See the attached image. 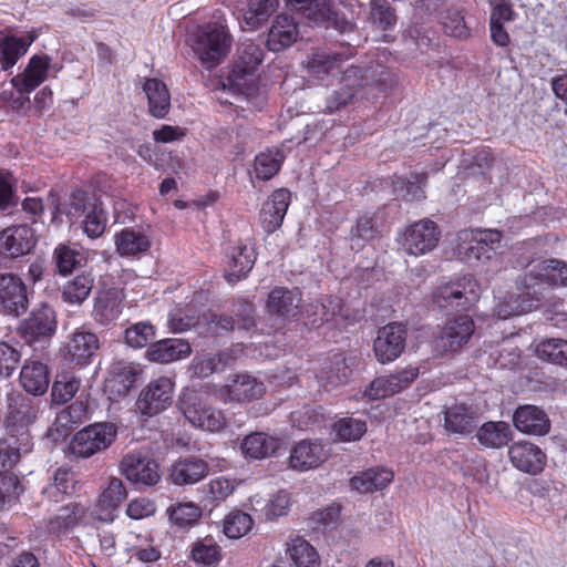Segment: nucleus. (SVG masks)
<instances>
[{
	"instance_id": "obj_55",
	"label": "nucleus",
	"mask_w": 567,
	"mask_h": 567,
	"mask_svg": "<svg viewBox=\"0 0 567 567\" xmlns=\"http://www.w3.org/2000/svg\"><path fill=\"white\" fill-rule=\"evenodd\" d=\"M359 73L360 70L357 66H351L343 73L342 80L346 83V85L349 86V89L348 91H343V89L337 91L334 93L336 101L331 103L329 107L339 109L352 101L358 91V87L362 85L361 76H359Z\"/></svg>"
},
{
	"instance_id": "obj_63",
	"label": "nucleus",
	"mask_w": 567,
	"mask_h": 567,
	"mask_svg": "<svg viewBox=\"0 0 567 567\" xmlns=\"http://www.w3.org/2000/svg\"><path fill=\"white\" fill-rule=\"evenodd\" d=\"M311 308L315 309L313 315L318 317L311 320L315 326L331 321L342 310L341 300L337 297L324 298L321 302L312 305Z\"/></svg>"
},
{
	"instance_id": "obj_61",
	"label": "nucleus",
	"mask_w": 567,
	"mask_h": 567,
	"mask_svg": "<svg viewBox=\"0 0 567 567\" xmlns=\"http://www.w3.org/2000/svg\"><path fill=\"white\" fill-rule=\"evenodd\" d=\"M82 513L78 504H70L63 507L54 518L50 519L48 528L51 533L69 529L76 524Z\"/></svg>"
},
{
	"instance_id": "obj_47",
	"label": "nucleus",
	"mask_w": 567,
	"mask_h": 567,
	"mask_svg": "<svg viewBox=\"0 0 567 567\" xmlns=\"http://www.w3.org/2000/svg\"><path fill=\"white\" fill-rule=\"evenodd\" d=\"M536 355L554 364L567 367V340L545 339L536 346Z\"/></svg>"
},
{
	"instance_id": "obj_48",
	"label": "nucleus",
	"mask_w": 567,
	"mask_h": 567,
	"mask_svg": "<svg viewBox=\"0 0 567 567\" xmlns=\"http://www.w3.org/2000/svg\"><path fill=\"white\" fill-rule=\"evenodd\" d=\"M107 225V213L104 210L102 202L99 200L85 214L81 223L83 233L91 239L100 238Z\"/></svg>"
},
{
	"instance_id": "obj_22",
	"label": "nucleus",
	"mask_w": 567,
	"mask_h": 567,
	"mask_svg": "<svg viewBox=\"0 0 567 567\" xmlns=\"http://www.w3.org/2000/svg\"><path fill=\"white\" fill-rule=\"evenodd\" d=\"M113 239L115 251L125 258H140L152 246L147 233L137 227H125L115 233Z\"/></svg>"
},
{
	"instance_id": "obj_8",
	"label": "nucleus",
	"mask_w": 567,
	"mask_h": 567,
	"mask_svg": "<svg viewBox=\"0 0 567 567\" xmlns=\"http://www.w3.org/2000/svg\"><path fill=\"white\" fill-rule=\"evenodd\" d=\"M408 331L404 324L391 322L380 328L373 342L378 362L385 364L396 360L405 349Z\"/></svg>"
},
{
	"instance_id": "obj_49",
	"label": "nucleus",
	"mask_w": 567,
	"mask_h": 567,
	"mask_svg": "<svg viewBox=\"0 0 567 567\" xmlns=\"http://www.w3.org/2000/svg\"><path fill=\"white\" fill-rule=\"evenodd\" d=\"M278 0H252L244 14L245 23L250 29H257L277 10Z\"/></svg>"
},
{
	"instance_id": "obj_46",
	"label": "nucleus",
	"mask_w": 567,
	"mask_h": 567,
	"mask_svg": "<svg viewBox=\"0 0 567 567\" xmlns=\"http://www.w3.org/2000/svg\"><path fill=\"white\" fill-rule=\"evenodd\" d=\"M284 154L280 150H267L255 157L254 171L256 177L262 181L271 179L280 169Z\"/></svg>"
},
{
	"instance_id": "obj_35",
	"label": "nucleus",
	"mask_w": 567,
	"mask_h": 567,
	"mask_svg": "<svg viewBox=\"0 0 567 567\" xmlns=\"http://www.w3.org/2000/svg\"><path fill=\"white\" fill-rule=\"evenodd\" d=\"M208 465L197 457L176 462L171 470L169 480L175 485L195 484L207 475Z\"/></svg>"
},
{
	"instance_id": "obj_42",
	"label": "nucleus",
	"mask_w": 567,
	"mask_h": 567,
	"mask_svg": "<svg viewBox=\"0 0 567 567\" xmlns=\"http://www.w3.org/2000/svg\"><path fill=\"white\" fill-rule=\"evenodd\" d=\"M287 554L297 567H320V559L316 549L299 536L287 543Z\"/></svg>"
},
{
	"instance_id": "obj_32",
	"label": "nucleus",
	"mask_w": 567,
	"mask_h": 567,
	"mask_svg": "<svg viewBox=\"0 0 567 567\" xmlns=\"http://www.w3.org/2000/svg\"><path fill=\"white\" fill-rule=\"evenodd\" d=\"M255 261L252 247L244 244L235 246L228 255L226 280L230 284L239 281L252 269Z\"/></svg>"
},
{
	"instance_id": "obj_10",
	"label": "nucleus",
	"mask_w": 567,
	"mask_h": 567,
	"mask_svg": "<svg viewBox=\"0 0 567 567\" xmlns=\"http://www.w3.org/2000/svg\"><path fill=\"white\" fill-rule=\"evenodd\" d=\"M474 330V321L470 316H458L450 320L434 337V349L439 352L457 351L468 342Z\"/></svg>"
},
{
	"instance_id": "obj_25",
	"label": "nucleus",
	"mask_w": 567,
	"mask_h": 567,
	"mask_svg": "<svg viewBox=\"0 0 567 567\" xmlns=\"http://www.w3.org/2000/svg\"><path fill=\"white\" fill-rule=\"evenodd\" d=\"M290 199V192L279 188L265 202L260 214V221L265 231L274 233L282 225Z\"/></svg>"
},
{
	"instance_id": "obj_34",
	"label": "nucleus",
	"mask_w": 567,
	"mask_h": 567,
	"mask_svg": "<svg viewBox=\"0 0 567 567\" xmlns=\"http://www.w3.org/2000/svg\"><path fill=\"white\" fill-rule=\"evenodd\" d=\"M21 386L33 395H42L50 383L49 371L40 361H25L20 371Z\"/></svg>"
},
{
	"instance_id": "obj_33",
	"label": "nucleus",
	"mask_w": 567,
	"mask_h": 567,
	"mask_svg": "<svg viewBox=\"0 0 567 567\" xmlns=\"http://www.w3.org/2000/svg\"><path fill=\"white\" fill-rule=\"evenodd\" d=\"M520 295L505 293L496 299L493 315L502 320H506L511 317L520 316L533 310L534 301L533 297L526 295V289H519Z\"/></svg>"
},
{
	"instance_id": "obj_36",
	"label": "nucleus",
	"mask_w": 567,
	"mask_h": 567,
	"mask_svg": "<svg viewBox=\"0 0 567 567\" xmlns=\"http://www.w3.org/2000/svg\"><path fill=\"white\" fill-rule=\"evenodd\" d=\"M100 347L97 337L90 331H75L66 344L71 361L85 364L96 353Z\"/></svg>"
},
{
	"instance_id": "obj_20",
	"label": "nucleus",
	"mask_w": 567,
	"mask_h": 567,
	"mask_svg": "<svg viewBox=\"0 0 567 567\" xmlns=\"http://www.w3.org/2000/svg\"><path fill=\"white\" fill-rule=\"evenodd\" d=\"M99 200L94 195L81 188L72 190L62 206L53 192H50L48 196V203L53 207V219H56L60 214H64L70 219H76Z\"/></svg>"
},
{
	"instance_id": "obj_53",
	"label": "nucleus",
	"mask_w": 567,
	"mask_h": 567,
	"mask_svg": "<svg viewBox=\"0 0 567 567\" xmlns=\"http://www.w3.org/2000/svg\"><path fill=\"white\" fill-rule=\"evenodd\" d=\"M252 524L250 515L240 511H234L225 517L223 532L226 537L238 539L251 529Z\"/></svg>"
},
{
	"instance_id": "obj_54",
	"label": "nucleus",
	"mask_w": 567,
	"mask_h": 567,
	"mask_svg": "<svg viewBox=\"0 0 567 567\" xmlns=\"http://www.w3.org/2000/svg\"><path fill=\"white\" fill-rule=\"evenodd\" d=\"M56 268L60 274L66 275L85 261L84 255L66 245H59L53 252Z\"/></svg>"
},
{
	"instance_id": "obj_21",
	"label": "nucleus",
	"mask_w": 567,
	"mask_h": 567,
	"mask_svg": "<svg viewBox=\"0 0 567 567\" xmlns=\"http://www.w3.org/2000/svg\"><path fill=\"white\" fill-rule=\"evenodd\" d=\"M508 457L514 467L528 474L542 472L546 464V456L542 450L527 441L512 444L508 449Z\"/></svg>"
},
{
	"instance_id": "obj_60",
	"label": "nucleus",
	"mask_w": 567,
	"mask_h": 567,
	"mask_svg": "<svg viewBox=\"0 0 567 567\" xmlns=\"http://www.w3.org/2000/svg\"><path fill=\"white\" fill-rule=\"evenodd\" d=\"M333 430L339 440L351 442L359 440L365 433L367 425L361 420L343 417L334 423Z\"/></svg>"
},
{
	"instance_id": "obj_56",
	"label": "nucleus",
	"mask_w": 567,
	"mask_h": 567,
	"mask_svg": "<svg viewBox=\"0 0 567 567\" xmlns=\"http://www.w3.org/2000/svg\"><path fill=\"white\" fill-rule=\"evenodd\" d=\"M167 512L171 520L181 528L190 527L202 516L200 508L193 502L181 503Z\"/></svg>"
},
{
	"instance_id": "obj_50",
	"label": "nucleus",
	"mask_w": 567,
	"mask_h": 567,
	"mask_svg": "<svg viewBox=\"0 0 567 567\" xmlns=\"http://www.w3.org/2000/svg\"><path fill=\"white\" fill-rule=\"evenodd\" d=\"M230 357L227 353H218L214 355L196 357L192 361L190 371L197 378L204 379L223 370L229 362Z\"/></svg>"
},
{
	"instance_id": "obj_44",
	"label": "nucleus",
	"mask_w": 567,
	"mask_h": 567,
	"mask_svg": "<svg viewBox=\"0 0 567 567\" xmlns=\"http://www.w3.org/2000/svg\"><path fill=\"white\" fill-rule=\"evenodd\" d=\"M192 558L196 564L215 566L221 560V548L212 535L198 538L192 546Z\"/></svg>"
},
{
	"instance_id": "obj_38",
	"label": "nucleus",
	"mask_w": 567,
	"mask_h": 567,
	"mask_svg": "<svg viewBox=\"0 0 567 567\" xmlns=\"http://www.w3.org/2000/svg\"><path fill=\"white\" fill-rule=\"evenodd\" d=\"M34 35L25 38L8 37L0 31V63L2 70L7 71L16 65L34 41Z\"/></svg>"
},
{
	"instance_id": "obj_14",
	"label": "nucleus",
	"mask_w": 567,
	"mask_h": 567,
	"mask_svg": "<svg viewBox=\"0 0 567 567\" xmlns=\"http://www.w3.org/2000/svg\"><path fill=\"white\" fill-rule=\"evenodd\" d=\"M55 329L56 320L53 309L42 306L21 322L19 333L28 344H32L41 339L50 338Z\"/></svg>"
},
{
	"instance_id": "obj_16",
	"label": "nucleus",
	"mask_w": 567,
	"mask_h": 567,
	"mask_svg": "<svg viewBox=\"0 0 567 567\" xmlns=\"http://www.w3.org/2000/svg\"><path fill=\"white\" fill-rule=\"evenodd\" d=\"M301 301V293L297 289L275 287L268 293L265 307L271 316L293 320L300 312Z\"/></svg>"
},
{
	"instance_id": "obj_6",
	"label": "nucleus",
	"mask_w": 567,
	"mask_h": 567,
	"mask_svg": "<svg viewBox=\"0 0 567 567\" xmlns=\"http://www.w3.org/2000/svg\"><path fill=\"white\" fill-rule=\"evenodd\" d=\"M480 284L470 275L441 284L434 291V302L440 308L456 307L466 309L480 296Z\"/></svg>"
},
{
	"instance_id": "obj_26",
	"label": "nucleus",
	"mask_w": 567,
	"mask_h": 567,
	"mask_svg": "<svg viewBox=\"0 0 567 567\" xmlns=\"http://www.w3.org/2000/svg\"><path fill=\"white\" fill-rule=\"evenodd\" d=\"M50 58L33 55L22 73L12 78V86L20 93H30L43 83L49 73Z\"/></svg>"
},
{
	"instance_id": "obj_15",
	"label": "nucleus",
	"mask_w": 567,
	"mask_h": 567,
	"mask_svg": "<svg viewBox=\"0 0 567 567\" xmlns=\"http://www.w3.org/2000/svg\"><path fill=\"white\" fill-rule=\"evenodd\" d=\"M264 392V383L255 377L237 374L229 384L218 388L214 395L223 402H245L261 398Z\"/></svg>"
},
{
	"instance_id": "obj_43",
	"label": "nucleus",
	"mask_w": 567,
	"mask_h": 567,
	"mask_svg": "<svg viewBox=\"0 0 567 567\" xmlns=\"http://www.w3.org/2000/svg\"><path fill=\"white\" fill-rule=\"evenodd\" d=\"M278 441L264 433H254L246 436L240 445L245 456L265 458L270 456L278 447Z\"/></svg>"
},
{
	"instance_id": "obj_62",
	"label": "nucleus",
	"mask_w": 567,
	"mask_h": 567,
	"mask_svg": "<svg viewBox=\"0 0 567 567\" xmlns=\"http://www.w3.org/2000/svg\"><path fill=\"white\" fill-rule=\"evenodd\" d=\"M80 380L75 377L61 375L56 379L52 386V400L62 404L71 400L79 391Z\"/></svg>"
},
{
	"instance_id": "obj_1",
	"label": "nucleus",
	"mask_w": 567,
	"mask_h": 567,
	"mask_svg": "<svg viewBox=\"0 0 567 567\" xmlns=\"http://www.w3.org/2000/svg\"><path fill=\"white\" fill-rule=\"evenodd\" d=\"M233 38L220 22H208L198 27L189 38L190 48L206 70L216 68L227 56Z\"/></svg>"
},
{
	"instance_id": "obj_28",
	"label": "nucleus",
	"mask_w": 567,
	"mask_h": 567,
	"mask_svg": "<svg viewBox=\"0 0 567 567\" xmlns=\"http://www.w3.org/2000/svg\"><path fill=\"white\" fill-rule=\"evenodd\" d=\"M327 458L323 445L319 441H301L296 444L289 457V465L296 471L317 468Z\"/></svg>"
},
{
	"instance_id": "obj_24",
	"label": "nucleus",
	"mask_w": 567,
	"mask_h": 567,
	"mask_svg": "<svg viewBox=\"0 0 567 567\" xmlns=\"http://www.w3.org/2000/svg\"><path fill=\"white\" fill-rule=\"evenodd\" d=\"M0 305L8 313L14 316L27 310V291L20 278L13 275L0 276Z\"/></svg>"
},
{
	"instance_id": "obj_41",
	"label": "nucleus",
	"mask_w": 567,
	"mask_h": 567,
	"mask_svg": "<svg viewBox=\"0 0 567 567\" xmlns=\"http://www.w3.org/2000/svg\"><path fill=\"white\" fill-rule=\"evenodd\" d=\"M342 61L341 54L330 55L323 51H315L307 58L305 65L309 74L322 79L326 75L339 73Z\"/></svg>"
},
{
	"instance_id": "obj_3",
	"label": "nucleus",
	"mask_w": 567,
	"mask_h": 567,
	"mask_svg": "<svg viewBox=\"0 0 567 567\" xmlns=\"http://www.w3.org/2000/svg\"><path fill=\"white\" fill-rule=\"evenodd\" d=\"M179 409L184 417L197 429L215 433L226 426L224 413L210 406L207 392L186 390L181 396Z\"/></svg>"
},
{
	"instance_id": "obj_64",
	"label": "nucleus",
	"mask_w": 567,
	"mask_h": 567,
	"mask_svg": "<svg viewBox=\"0 0 567 567\" xmlns=\"http://www.w3.org/2000/svg\"><path fill=\"white\" fill-rule=\"evenodd\" d=\"M198 315L192 308L176 307L168 318V326L174 332H183L198 323Z\"/></svg>"
},
{
	"instance_id": "obj_37",
	"label": "nucleus",
	"mask_w": 567,
	"mask_h": 567,
	"mask_svg": "<svg viewBox=\"0 0 567 567\" xmlns=\"http://www.w3.org/2000/svg\"><path fill=\"white\" fill-rule=\"evenodd\" d=\"M143 91L147 97L150 114L156 118L165 117L171 109V94L166 84L158 79H147Z\"/></svg>"
},
{
	"instance_id": "obj_31",
	"label": "nucleus",
	"mask_w": 567,
	"mask_h": 567,
	"mask_svg": "<svg viewBox=\"0 0 567 567\" xmlns=\"http://www.w3.org/2000/svg\"><path fill=\"white\" fill-rule=\"evenodd\" d=\"M394 474L384 467L369 468L350 480L353 491L360 494L382 492L392 481Z\"/></svg>"
},
{
	"instance_id": "obj_27",
	"label": "nucleus",
	"mask_w": 567,
	"mask_h": 567,
	"mask_svg": "<svg viewBox=\"0 0 567 567\" xmlns=\"http://www.w3.org/2000/svg\"><path fill=\"white\" fill-rule=\"evenodd\" d=\"M124 298L121 289L111 288L99 291L93 307L94 320L104 326L116 321L122 313Z\"/></svg>"
},
{
	"instance_id": "obj_5",
	"label": "nucleus",
	"mask_w": 567,
	"mask_h": 567,
	"mask_svg": "<svg viewBox=\"0 0 567 567\" xmlns=\"http://www.w3.org/2000/svg\"><path fill=\"white\" fill-rule=\"evenodd\" d=\"M116 437L112 423H95L80 430L70 442V451L78 457H90L105 451Z\"/></svg>"
},
{
	"instance_id": "obj_40",
	"label": "nucleus",
	"mask_w": 567,
	"mask_h": 567,
	"mask_svg": "<svg viewBox=\"0 0 567 567\" xmlns=\"http://www.w3.org/2000/svg\"><path fill=\"white\" fill-rule=\"evenodd\" d=\"M480 444L488 449H501L511 441L512 431L506 422H485L476 432Z\"/></svg>"
},
{
	"instance_id": "obj_39",
	"label": "nucleus",
	"mask_w": 567,
	"mask_h": 567,
	"mask_svg": "<svg viewBox=\"0 0 567 567\" xmlns=\"http://www.w3.org/2000/svg\"><path fill=\"white\" fill-rule=\"evenodd\" d=\"M444 414V426L449 432L466 434L476 426L475 413L464 404H454Z\"/></svg>"
},
{
	"instance_id": "obj_18",
	"label": "nucleus",
	"mask_w": 567,
	"mask_h": 567,
	"mask_svg": "<svg viewBox=\"0 0 567 567\" xmlns=\"http://www.w3.org/2000/svg\"><path fill=\"white\" fill-rule=\"evenodd\" d=\"M34 234L28 225H17L0 233V255L18 258L27 255L34 246Z\"/></svg>"
},
{
	"instance_id": "obj_57",
	"label": "nucleus",
	"mask_w": 567,
	"mask_h": 567,
	"mask_svg": "<svg viewBox=\"0 0 567 567\" xmlns=\"http://www.w3.org/2000/svg\"><path fill=\"white\" fill-rule=\"evenodd\" d=\"M369 21L381 30H388L396 23V16L384 0H371Z\"/></svg>"
},
{
	"instance_id": "obj_12",
	"label": "nucleus",
	"mask_w": 567,
	"mask_h": 567,
	"mask_svg": "<svg viewBox=\"0 0 567 567\" xmlns=\"http://www.w3.org/2000/svg\"><path fill=\"white\" fill-rule=\"evenodd\" d=\"M121 471L131 483L138 486H153L161 480L158 464L142 453L126 455L121 462Z\"/></svg>"
},
{
	"instance_id": "obj_58",
	"label": "nucleus",
	"mask_w": 567,
	"mask_h": 567,
	"mask_svg": "<svg viewBox=\"0 0 567 567\" xmlns=\"http://www.w3.org/2000/svg\"><path fill=\"white\" fill-rule=\"evenodd\" d=\"M333 364L336 365V371L327 367L324 368L320 375L319 380L326 388H334L341 383H344L350 374V370L346 364V359L342 355H334Z\"/></svg>"
},
{
	"instance_id": "obj_30",
	"label": "nucleus",
	"mask_w": 567,
	"mask_h": 567,
	"mask_svg": "<svg viewBox=\"0 0 567 567\" xmlns=\"http://www.w3.org/2000/svg\"><path fill=\"white\" fill-rule=\"evenodd\" d=\"M297 23L287 14H279L272 22L268 33L267 44L271 51L279 52L291 44L298 38Z\"/></svg>"
},
{
	"instance_id": "obj_17",
	"label": "nucleus",
	"mask_w": 567,
	"mask_h": 567,
	"mask_svg": "<svg viewBox=\"0 0 567 567\" xmlns=\"http://www.w3.org/2000/svg\"><path fill=\"white\" fill-rule=\"evenodd\" d=\"M237 61L230 70L228 81L231 85L241 87L246 78L252 75L264 60V51L251 41L244 42L237 50Z\"/></svg>"
},
{
	"instance_id": "obj_13",
	"label": "nucleus",
	"mask_w": 567,
	"mask_h": 567,
	"mask_svg": "<svg viewBox=\"0 0 567 567\" xmlns=\"http://www.w3.org/2000/svg\"><path fill=\"white\" fill-rule=\"evenodd\" d=\"M296 10L313 22H327L340 32H348L353 24L332 10L328 0H287Z\"/></svg>"
},
{
	"instance_id": "obj_11",
	"label": "nucleus",
	"mask_w": 567,
	"mask_h": 567,
	"mask_svg": "<svg viewBox=\"0 0 567 567\" xmlns=\"http://www.w3.org/2000/svg\"><path fill=\"white\" fill-rule=\"evenodd\" d=\"M419 368L409 365L393 374L375 378L364 390L363 396L380 400L406 389L419 377Z\"/></svg>"
},
{
	"instance_id": "obj_51",
	"label": "nucleus",
	"mask_w": 567,
	"mask_h": 567,
	"mask_svg": "<svg viewBox=\"0 0 567 567\" xmlns=\"http://www.w3.org/2000/svg\"><path fill=\"white\" fill-rule=\"evenodd\" d=\"M136 373L132 368L118 367L112 370L106 379L105 389L117 396H125L135 383Z\"/></svg>"
},
{
	"instance_id": "obj_7",
	"label": "nucleus",
	"mask_w": 567,
	"mask_h": 567,
	"mask_svg": "<svg viewBox=\"0 0 567 567\" xmlns=\"http://www.w3.org/2000/svg\"><path fill=\"white\" fill-rule=\"evenodd\" d=\"M174 395V382L167 377L151 380L140 392L136 410L144 416L152 417L167 410Z\"/></svg>"
},
{
	"instance_id": "obj_2",
	"label": "nucleus",
	"mask_w": 567,
	"mask_h": 567,
	"mask_svg": "<svg viewBox=\"0 0 567 567\" xmlns=\"http://www.w3.org/2000/svg\"><path fill=\"white\" fill-rule=\"evenodd\" d=\"M501 240L502 233L495 229H464L456 236L455 254L471 267L484 265L499 248Z\"/></svg>"
},
{
	"instance_id": "obj_19",
	"label": "nucleus",
	"mask_w": 567,
	"mask_h": 567,
	"mask_svg": "<svg viewBox=\"0 0 567 567\" xmlns=\"http://www.w3.org/2000/svg\"><path fill=\"white\" fill-rule=\"evenodd\" d=\"M515 429L527 435L543 436L550 431L546 412L532 404L519 405L513 413Z\"/></svg>"
},
{
	"instance_id": "obj_59",
	"label": "nucleus",
	"mask_w": 567,
	"mask_h": 567,
	"mask_svg": "<svg viewBox=\"0 0 567 567\" xmlns=\"http://www.w3.org/2000/svg\"><path fill=\"white\" fill-rule=\"evenodd\" d=\"M125 342L135 349L146 347L155 338L154 327L147 322H138L125 330Z\"/></svg>"
},
{
	"instance_id": "obj_52",
	"label": "nucleus",
	"mask_w": 567,
	"mask_h": 567,
	"mask_svg": "<svg viewBox=\"0 0 567 567\" xmlns=\"http://www.w3.org/2000/svg\"><path fill=\"white\" fill-rule=\"evenodd\" d=\"M89 419L87 399L80 396L72 404L63 409L56 416L62 427H73Z\"/></svg>"
},
{
	"instance_id": "obj_4",
	"label": "nucleus",
	"mask_w": 567,
	"mask_h": 567,
	"mask_svg": "<svg viewBox=\"0 0 567 567\" xmlns=\"http://www.w3.org/2000/svg\"><path fill=\"white\" fill-rule=\"evenodd\" d=\"M567 285V264L551 259L536 265L517 279V288L526 289V295L539 300L542 286Z\"/></svg>"
},
{
	"instance_id": "obj_29",
	"label": "nucleus",
	"mask_w": 567,
	"mask_h": 567,
	"mask_svg": "<svg viewBox=\"0 0 567 567\" xmlns=\"http://www.w3.org/2000/svg\"><path fill=\"white\" fill-rule=\"evenodd\" d=\"M190 352V344L186 340L165 339L152 344L146 351V357L153 362L171 363L187 358Z\"/></svg>"
},
{
	"instance_id": "obj_23",
	"label": "nucleus",
	"mask_w": 567,
	"mask_h": 567,
	"mask_svg": "<svg viewBox=\"0 0 567 567\" xmlns=\"http://www.w3.org/2000/svg\"><path fill=\"white\" fill-rule=\"evenodd\" d=\"M37 417V406L33 400L22 395H10L8 398V410L4 423L11 433H18Z\"/></svg>"
},
{
	"instance_id": "obj_45",
	"label": "nucleus",
	"mask_w": 567,
	"mask_h": 567,
	"mask_svg": "<svg viewBox=\"0 0 567 567\" xmlns=\"http://www.w3.org/2000/svg\"><path fill=\"white\" fill-rule=\"evenodd\" d=\"M93 285L91 274H81L64 285L62 298L68 303L81 305L90 296Z\"/></svg>"
},
{
	"instance_id": "obj_9",
	"label": "nucleus",
	"mask_w": 567,
	"mask_h": 567,
	"mask_svg": "<svg viewBox=\"0 0 567 567\" xmlns=\"http://www.w3.org/2000/svg\"><path fill=\"white\" fill-rule=\"evenodd\" d=\"M440 231L435 223L421 219L406 227L402 234V249L410 256H422L432 251L439 243Z\"/></svg>"
}]
</instances>
